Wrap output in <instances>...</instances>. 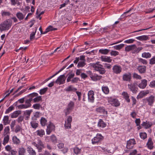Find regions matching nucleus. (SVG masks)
I'll use <instances>...</instances> for the list:
<instances>
[{
    "mask_svg": "<svg viewBox=\"0 0 155 155\" xmlns=\"http://www.w3.org/2000/svg\"><path fill=\"white\" fill-rule=\"evenodd\" d=\"M36 133L38 136L42 137L45 135V133L44 130L42 129L38 130H37Z\"/></svg>",
    "mask_w": 155,
    "mask_h": 155,
    "instance_id": "72a5a7b5",
    "label": "nucleus"
},
{
    "mask_svg": "<svg viewBox=\"0 0 155 155\" xmlns=\"http://www.w3.org/2000/svg\"><path fill=\"white\" fill-rule=\"evenodd\" d=\"M73 150L74 153L78 155L81 153V148H79L78 147H76L73 148Z\"/></svg>",
    "mask_w": 155,
    "mask_h": 155,
    "instance_id": "2f4dec72",
    "label": "nucleus"
},
{
    "mask_svg": "<svg viewBox=\"0 0 155 155\" xmlns=\"http://www.w3.org/2000/svg\"><path fill=\"white\" fill-rule=\"evenodd\" d=\"M110 51V50L107 49H101L99 50V52L100 53L103 54H107Z\"/></svg>",
    "mask_w": 155,
    "mask_h": 155,
    "instance_id": "a19ab883",
    "label": "nucleus"
},
{
    "mask_svg": "<svg viewBox=\"0 0 155 155\" xmlns=\"http://www.w3.org/2000/svg\"><path fill=\"white\" fill-rule=\"evenodd\" d=\"M26 152V149L23 147H20L18 149V155H24Z\"/></svg>",
    "mask_w": 155,
    "mask_h": 155,
    "instance_id": "473e14b6",
    "label": "nucleus"
},
{
    "mask_svg": "<svg viewBox=\"0 0 155 155\" xmlns=\"http://www.w3.org/2000/svg\"><path fill=\"white\" fill-rule=\"evenodd\" d=\"M135 41L134 39H130L124 41V43L127 44H131L133 43Z\"/></svg>",
    "mask_w": 155,
    "mask_h": 155,
    "instance_id": "e2e57ef3",
    "label": "nucleus"
},
{
    "mask_svg": "<svg viewBox=\"0 0 155 155\" xmlns=\"http://www.w3.org/2000/svg\"><path fill=\"white\" fill-rule=\"evenodd\" d=\"M97 126L99 127L103 128L106 126V124L102 119H100L98 122Z\"/></svg>",
    "mask_w": 155,
    "mask_h": 155,
    "instance_id": "b1692460",
    "label": "nucleus"
},
{
    "mask_svg": "<svg viewBox=\"0 0 155 155\" xmlns=\"http://www.w3.org/2000/svg\"><path fill=\"white\" fill-rule=\"evenodd\" d=\"M87 74L90 77L91 79L94 81H96L100 80L102 78V76L93 73L91 71H89L87 72Z\"/></svg>",
    "mask_w": 155,
    "mask_h": 155,
    "instance_id": "7ed1b4c3",
    "label": "nucleus"
},
{
    "mask_svg": "<svg viewBox=\"0 0 155 155\" xmlns=\"http://www.w3.org/2000/svg\"><path fill=\"white\" fill-rule=\"evenodd\" d=\"M138 62L139 63L143 64H146L147 63V61L141 58H138Z\"/></svg>",
    "mask_w": 155,
    "mask_h": 155,
    "instance_id": "de8ad7c7",
    "label": "nucleus"
},
{
    "mask_svg": "<svg viewBox=\"0 0 155 155\" xmlns=\"http://www.w3.org/2000/svg\"><path fill=\"white\" fill-rule=\"evenodd\" d=\"M12 140L15 144H18L20 143V140L16 136H14L13 137Z\"/></svg>",
    "mask_w": 155,
    "mask_h": 155,
    "instance_id": "09e8293b",
    "label": "nucleus"
},
{
    "mask_svg": "<svg viewBox=\"0 0 155 155\" xmlns=\"http://www.w3.org/2000/svg\"><path fill=\"white\" fill-rule=\"evenodd\" d=\"M110 53L111 56H114L118 55L119 54V52L118 51L113 50H112Z\"/></svg>",
    "mask_w": 155,
    "mask_h": 155,
    "instance_id": "052dcab7",
    "label": "nucleus"
},
{
    "mask_svg": "<svg viewBox=\"0 0 155 155\" xmlns=\"http://www.w3.org/2000/svg\"><path fill=\"white\" fill-rule=\"evenodd\" d=\"M32 98H29L28 99L26 100L25 101V104L27 106L28 108L30 107L31 104V102L32 101Z\"/></svg>",
    "mask_w": 155,
    "mask_h": 155,
    "instance_id": "79ce46f5",
    "label": "nucleus"
},
{
    "mask_svg": "<svg viewBox=\"0 0 155 155\" xmlns=\"http://www.w3.org/2000/svg\"><path fill=\"white\" fill-rule=\"evenodd\" d=\"M74 75V73L70 72L68 73L67 74V76H68V77L67 79V82H68L71 81V79L73 78Z\"/></svg>",
    "mask_w": 155,
    "mask_h": 155,
    "instance_id": "f704fd0d",
    "label": "nucleus"
},
{
    "mask_svg": "<svg viewBox=\"0 0 155 155\" xmlns=\"http://www.w3.org/2000/svg\"><path fill=\"white\" fill-rule=\"evenodd\" d=\"M155 97L151 95L150 97L146 98L144 99L145 102L148 103L149 105L152 106L155 101Z\"/></svg>",
    "mask_w": 155,
    "mask_h": 155,
    "instance_id": "9d476101",
    "label": "nucleus"
},
{
    "mask_svg": "<svg viewBox=\"0 0 155 155\" xmlns=\"http://www.w3.org/2000/svg\"><path fill=\"white\" fill-rule=\"evenodd\" d=\"M74 105V102L71 101L68 104L67 108L64 111L66 116L70 114L73 109Z\"/></svg>",
    "mask_w": 155,
    "mask_h": 155,
    "instance_id": "20e7f679",
    "label": "nucleus"
},
{
    "mask_svg": "<svg viewBox=\"0 0 155 155\" xmlns=\"http://www.w3.org/2000/svg\"><path fill=\"white\" fill-rule=\"evenodd\" d=\"M66 78L64 74L60 75L56 80L55 83L59 85L63 84L65 83Z\"/></svg>",
    "mask_w": 155,
    "mask_h": 155,
    "instance_id": "6e6552de",
    "label": "nucleus"
},
{
    "mask_svg": "<svg viewBox=\"0 0 155 155\" xmlns=\"http://www.w3.org/2000/svg\"><path fill=\"white\" fill-rule=\"evenodd\" d=\"M136 38L140 41H145L148 39V37L147 35H143L136 37Z\"/></svg>",
    "mask_w": 155,
    "mask_h": 155,
    "instance_id": "bb28decb",
    "label": "nucleus"
},
{
    "mask_svg": "<svg viewBox=\"0 0 155 155\" xmlns=\"http://www.w3.org/2000/svg\"><path fill=\"white\" fill-rule=\"evenodd\" d=\"M127 86L130 91H131L132 93L136 94L137 92L138 88L136 87L135 83L128 84Z\"/></svg>",
    "mask_w": 155,
    "mask_h": 155,
    "instance_id": "f8f14e48",
    "label": "nucleus"
},
{
    "mask_svg": "<svg viewBox=\"0 0 155 155\" xmlns=\"http://www.w3.org/2000/svg\"><path fill=\"white\" fill-rule=\"evenodd\" d=\"M131 78V74L130 72L125 73L122 76V79L124 81L130 82Z\"/></svg>",
    "mask_w": 155,
    "mask_h": 155,
    "instance_id": "ddd939ff",
    "label": "nucleus"
},
{
    "mask_svg": "<svg viewBox=\"0 0 155 155\" xmlns=\"http://www.w3.org/2000/svg\"><path fill=\"white\" fill-rule=\"evenodd\" d=\"M122 95L127 102H130V100L129 99V96L127 92H123L122 93Z\"/></svg>",
    "mask_w": 155,
    "mask_h": 155,
    "instance_id": "4be33fe9",
    "label": "nucleus"
},
{
    "mask_svg": "<svg viewBox=\"0 0 155 155\" xmlns=\"http://www.w3.org/2000/svg\"><path fill=\"white\" fill-rule=\"evenodd\" d=\"M32 107L36 110H39L41 109V110H44V108L42 107L41 105L39 103H36L33 105Z\"/></svg>",
    "mask_w": 155,
    "mask_h": 155,
    "instance_id": "5701e85b",
    "label": "nucleus"
},
{
    "mask_svg": "<svg viewBox=\"0 0 155 155\" xmlns=\"http://www.w3.org/2000/svg\"><path fill=\"white\" fill-rule=\"evenodd\" d=\"M124 46V44H121L118 45H115L113 47L114 49L117 50H120Z\"/></svg>",
    "mask_w": 155,
    "mask_h": 155,
    "instance_id": "8fccbe9b",
    "label": "nucleus"
},
{
    "mask_svg": "<svg viewBox=\"0 0 155 155\" xmlns=\"http://www.w3.org/2000/svg\"><path fill=\"white\" fill-rule=\"evenodd\" d=\"M16 15L19 20H21L24 18L25 15L21 12H19L16 13Z\"/></svg>",
    "mask_w": 155,
    "mask_h": 155,
    "instance_id": "7c9ffc66",
    "label": "nucleus"
},
{
    "mask_svg": "<svg viewBox=\"0 0 155 155\" xmlns=\"http://www.w3.org/2000/svg\"><path fill=\"white\" fill-rule=\"evenodd\" d=\"M51 140L54 143L57 142V139L56 137L54 135H52L50 137Z\"/></svg>",
    "mask_w": 155,
    "mask_h": 155,
    "instance_id": "864d4df0",
    "label": "nucleus"
},
{
    "mask_svg": "<svg viewBox=\"0 0 155 155\" xmlns=\"http://www.w3.org/2000/svg\"><path fill=\"white\" fill-rule=\"evenodd\" d=\"M147 145L148 148L150 149H152L153 148V143L152 141V139L151 138H149L148 139V142L147 143Z\"/></svg>",
    "mask_w": 155,
    "mask_h": 155,
    "instance_id": "412c9836",
    "label": "nucleus"
},
{
    "mask_svg": "<svg viewBox=\"0 0 155 155\" xmlns=\"http://www.w3.org/2000/svg\"><path fill=\"white\" fill-rule=\"evenodd\" d=\"M86 64L85 61H80L78 62L77 66L79 68H82L84 67Z\"/></svg>",
    "mask_w": 155,
    "mask_h": 155,
    "instance_id": "49530a36",
    "label": "nucleus"
},
{
    "mask_svg": "<svg viewBox=\"0 0 155 155\" xmlns=\"http://www.w3.org/2000/svg\"><path fill=\"white\" fill-rule=\"evenodd\" d=\"M10 128L9 126H7L5 128L4 130V135H8V134L9 133Z\"/></svg>",
    "mask_w": 155,
    "mask_h": 155,
    "instance_id": "680f3d73",
    "label": "nucleus"
},
{
    "mask_svg": "<svg viewBox=\"0 0 155 155\" xmlns=\"http://www.w3.org/2000/svg\"><path fill=\"white\" fill-rule=\"evenodd\" d=\"M48 90L47 87H45L41 89L39 93L40 94L42 95L44 94Z\"/></svg>",
    "mask_w": 155,
    "mask_h": 155,
    "instance_id": "69168bd1",
    "label": "nucleus"
},
{
    "mask_svg": "<svg viewBox=\"0 0 155 155\" xmlns=\"http://www.w3.org/2000/svg\"><path fill=\"white\" fill-rule=\"evenodd\" d=\"M14 109V107L12 105L10 106L5 111V114H8L9 112H11L12 110H13Z\"/></svg>",
    "mask_w": 155,
    "mask_h": 155,
    "instance_id": "5fc2aeb1",
    "label": "nucleus"
},
{
    "mask_svg": "<svg viewBox=\"0 0 155 155\" xmlns=\"http://www.w3.org/2000/svg\"><path fill=\"white\" fill-rule=\"evenodd\" d=\"M9 135H4V137L3 139L2 144L5 145L9 141Z\"/></svg>",
    "mask_w": 155,
    "mask_h": 155,
    "instance_id": "a878e982",
    "label": "nucleus"
},
{
    "mask_svg": "<svg viewBox=\"0 0 155 155\" xmlns=\"http://www.w3.org/2000/svg\"><path fill=\"white\" fill-rule=\"evenodd\" d=\"M31 127L34 129H36L38 126V124L34 121H31L30 123Z\"/></svg>",
    "mask_w": 155,
    "mask_h": 155,
    "instance_id": "3c124183",
    "label": "nucleus"
},
{
    "mask_svg": "<svg viewBox=\"0 0 155 155\" xmlns=\"http://www.w3.org/2000/svg\"><path fill=\"white\" fill-rule=\"evenodd\" d=\"M151 56V54L149 52H144L142 54V57L146 58H150Z\"/></svg>",
    "mask_w": 155,
    "mask_h": 155,
    "instance_id": "c03bdc74",
    "label": "nucleus"
},
{
    "mask_svg": "<svg viewBox=\"0 0 155 155\" xmlns=\"http://www.w3.org/2000/svg\"><path fill=\"white\" fill-rule=\"evenodd\" d=\"M37 30V28H36L35 30V32H32L30 35V39L31 41H32L35 38V35L36 31Z\"/></svg>",
    "mask_w": 155,
    "mask_h": 155,
    "instance_id": "6e6d98bb",
    "label": "nucleus"
},
{
    "mask_svg": "<svg viewBox=\"0 0 155 155\" xmlns=\"http://www.w3.org/2000/svg\"><path fill=\"white\" fill-rule=\"evenodd\" d=\"M65 90L67 91H74L77 90V89L71 85L66 88Z\"/></svg>",
    "mask_w": 155,
    "mask_h": 155,
    "instance_id": "37998d69",
    "label": "nucleus"
},
{
    "mask_svg": "<svg viewBox=\"0 0 155 155\" xmlns=\"http://www.w3.org/2000/svg\"><path fill=\"white\" fill-rule=\"evenodd\" d=\"M136 48V45L135 44L128 45L125 47V51L128 52L131 51H134V53H135V50Z\"/></svg>",
    "mask_w": 155,
    "mask_h": 155,
    "instance_id": "f3484780",
    "label": "nucleus"
},
{
    "mask_svg": "<svg viewBox=\"0 0 155 155\" xmlns=\"http://www.w3.org/2000/svg\"><path fill=\"white\" fill-rule=\"evenodd\" d=\"M1 15L2 17L9 16L11 15V13L9 12L5 11H2L1 12Z\"/></svg>",
    "mask_w": 155,
    "mask_h": 155,
    "instance_id": "e433bc0d",
    "label": "nucleus"
},
{
    "mask_svg": "<svg viewBox=\"0 0 155 155\" xmlns=\"http://www.w3.org/2000/svg\"><path fill=\"white\" fill-rule=\"evenodd\" d=\"M137 69L140 73L143 74L146 72V67L145 66L140 65L138 66Z\"/></svg>",
    "mask_w": 155,
    "mask_h": 155,
    "instance_id": "a211bd4d",
    "label": "nucleus"
},
{
    "mask_svg": "<svg viewBox=\"0 0 155 155\" xmlns=\"http://www.w3.org/2000/svg\"><path fill=\"white\" fill-rule=\"evenodd\" d=\"M18 109H22L28 108L26 105L25 104H21L18 105L17 106Z\"/></svg>",
    "mask_w": 155,
    "mask_h": 155,
    "instance_id": "13d9d810",
    "label": "nucleus"
},
{
    "mask_svg": "<svg viewBox=\"0 0 155 155\" xmlns=\"http://www.w3.org/2000/svg\"><path fill=\"white\" fill-rule=\"evenodd\" d=\"M3 124L4 125L9 124L10 121L9 120V117L8 116H5L3 119Z\"/></svg>",
    "mask_w": 155,
    "mask_h": 155,
    "instance_id": "4c0bfd02",
    "label": "nucleus"
},
{
    "mask_svg": "<svg viewBox=\"0 0 155 155\" xmlns=\"http://www.w3.org/2000/svg\"><path fill=\"white\" fill-rule=\"evenodd\" d=\"M140 136L141 138L143 139H145L147 137V134L145 133H140Z\"/></svg>",
    "mask_w": 155,
    "mask_h": 155,
    "instance_id": "774afa93",
    "label": "nucleus"
},
{
    "mask_svg": "<svg viewBox=\"0 0 155 155\" xmlns=\"http://www.w3.org/2000/svg\"><path fill=\"white\" fill-rule=\"evenodd\" d=\"M32 112V110H26L24 112V116L26 120H28L30 118V114Z\"/></svg>",
    "mask_w": 155,
    "mask_h": 155,
    "instance_id": "aec40b11",
    "label": "nucleus"
},
{
    "mask_svg": "<svg viewBox=\"0 0 155 155\" xmlns=\"http://www.w3.org/2000/svg\"><path fill=\"white\" fill-rule=\"evenodd\" d=\"M149 63L150 65H153L155 64V55L149 60Z\"/></svg>",
    "mask_w": 155,
    "mask_h": 155,
    "instance_id": "4d7b16f0",
    "label": "nucleus"
},
{
    "mask_svg": "<svg viewBox=\"0 0 155 155\" xmlns=\"http://www.w3.org/2000/svg\"><path fill=\"white\" fill-rule=\"evenodd\" d=\"M72 121V117L71 116H68L65 120L64 127L66 129H70L71 127V123Z\"/></svg>",
    "mask_w": 155,
    "mask_h": 155,
    "instance_id": "1a4fd4ad",
    "label": "nucleus"
},
{
    "mask_svg": "<svg viewBox=\"0 0 155 155\" xmlns=\"http://www.w3.org/2000/svg\"><path fill=\"white\" fill-rule=\"evenodd\" d=\"M152 125V123L149 121H147L146 122H143V126L146 129L150 127Z\"/></svg>",
    "mask_w": 155,
    "mask_h": 155,
    "instance_id": "c85d7f7f",
    "label": "nucleus"
},
{
    "mask_svg": "<svg viewBox=\"0 0 155 155\" xmlns=\"http://www.w3.org/2000/svg\"><path fill=\"white\" fill-rule=\"evenodd\" d=\"M27 151L30 155H36L35 151L30 147H28Z\"/></svg>",
    "mask_w": 155,
    "mask_h": 155,
    "instance_id": "c756f323",
    "label": "nucleus"
},
{
    "mask_svg": "<svg viewBox=\"0 0 155 155\" xmlns=\"http://www.w3.org/2000/svg\"><path fill=\"white\" fill-rule=\"evenodd\" d=\"M149 93V91L147 90L146 91H141L139 94V96L140 97L142 98L144 96H145Z\"/></svg>",
    "mask_w": 155,
    "mask_h": 155,
    "instance_id": "58836bf2",
    "label": "nucleus"
},
{
    "mask_svg": "<svg viewBox=\"0 0 155 155\" xmlns=\"http://www.w3.org/2000/svg\"><path fill=\"white\" fill-rule=\"evenodd\" d=\"M108 102L113 106L117 107L120 105L119 101L116 99L109 97L108 98Z\"/></svg>",
    "mask_w": 155,
    "mask_h": 155,
    "instance_id": "9b49d317",
    "label": "nucleus"
},
{
    "mask_svg": "<svg viewBox=\"0 0 155 155\" xmlns=\"http://www.w3.org/2000/svg\"><path fill=\"white\" fill-rule=\"evenodd\" d=\"M12 21L10 19H7L0 24V31L8 30L11 27Z\"/></svg>",
    "mask_w": 155,
    "mask_h": 155,
    "instance_id": "f257e3e1",
    "label": "nucleus"
},
{
    "mask_svg": "<svg viewBox=\"0 0 155 155\" xmlns=\"http://www.w3.org/2000/svg\"><path fill=\"white\" fill-rule=\"evenodd\" d=\"M91 66L94 69L98 71L99 73L101 74H103L106 72V70L103 67V65L101 64H91Z\"/></svg>",
    "mask_w": 155,
    "mask_h": 155,
    "instance_id": "f03ea898",
    "label": "nucleus"
},
{
    "mask_svg": "<svg viewBox=\"0 0 155 155\" xmlns=\"http://www.w3.org/2000/svg\"><path fill=\"white\" fill-rule=\"evenodd\" d=\"M135 144V141L134 139H132L129 140L127 141V147L128 149L132 148L134 144Z\"/></svg>",
    "mask_w": 155,
    "mask_h": 155,
    "instance_id": "4468645a",
    "label": "nucleus"
},
{
    "mask_svg": "<svg viewBox=\"0 0 155 155\" xmlns=\"http://www.w3.org/2000/svg\"><path fill=\"white\" fill-rule=\"evenodd\" d=\"M94 93L93 91H90L88 93V100L89 101L93 102L94 99Z\"/></svg>",
    "mask_w": 155,
    "mask_h": 155,
    "instance_id": "dca6fc26",
    "label": "nucleus"
},
{
    "mask_svg": "<svg viewBox=\"0 0 155 155\" xmlns=\"http://www.w3.org/2000/svg\"><path fill=\"white\" fill-rule=\"evenodd\" d=\"M149 86L151 88L155 89V80H153L150 82Z\"/></svg>",
    "mask_w": 155,
    "mask_h": 155,
    "instance_id": "338daca9",
    "label": "nucleus"
},
{
    "mask_svg": "<svg viewBox=\"0 0 155 155\" xmlns=\"http://www.w3.org/2000/svg\"><path fill=\"white\" fill-rule=\"evenodd\" d=\"M122 71L121 66L117 64L114 65L112 68V72L116 74H119Z\"/></svg>",
    "mask_w": 155,
    "mask_h": 155,
    "instance_id": "0eeeda50",
    "label": "nucleus"
},
{
    "mask_svg": "<svg viewBox=\"0 0 155 155\" xmlns=\"http://www.w3.org/2000/svg\"><path fill=\"white\" fill-rule=\"evenodd\" d=\"M103 139V137L101 134H97L96 136L91 140L92 143L95 144L100 142Z\"/></svg>",
    "mask_w": 155,
    "mask_h": 155,
    "instance_id": "423d86ee",
    "label": "nucleus"
},
{
    "mask_svg": "<svg viewBox=\"0 0 155 155\" xmlns=\"http://www.w3.org/2000/svg\"><path fill=\"white\" fill-rule=\"evenodd\" d=\"M22 130V128L19 125H17L15 127V129L14 131L16 133H18V132Z\"/></svg>",
    "mask_w": 155,
    "mask_h": 155,
    "instance_id": "bf43d9fd",
    "label": "nucleus"
},
{
    "mask_svg": "<svg viewBox=\"0 0 155 155\" xmlns=\"http://www.w3.org/2000/svg\"><path fill=\"white\" fill-rule=\"evenodd\" d=\"M38 95V94L37 93H33L28 95L27 97L29 98H32L34 97L37 96Z\"/></svg>",
    "mask_w": 155,
    "mask_h": 155,
    "instance_id": "0e129e2a",
    "label": "nucleus"
},
{
    "mask_svg": "<svg viewBox=\"0 0 155 155\" xmlns=\"http://www.w3.org/2000/svg\"><path fill=\"white\" fill-rule=\"evenodd\" d=\"M56 30H57V28H54L51 26H49L46 29L45 31L44 32V33L46 34L50 31H52Z\"/></svg>",
    "mask_w": 155,
    "mask_h": 155,
    "instance_id": "ea45409f",
    "label": "nucleus"
},
{
    "mask_svg": "<svg viewBox=\"0 0 155 155\" xmlns=\"http://www.w3.org/2000/svg\"><path fill=\"white\" fill-rule=\"evenodd\" d=\"M32 144L37 147L39 152L42 151V148L44 147V145L40 140H38L37 143L35 142H33L32 143Z\"/></svg>",
    "mask_w": 155,
    "mask_h": 155,
    "instance_id": "39448f33",
    "label": "nucleus"
},
{
    "mask_svg": "<svg viewBox=\"0 0 155 155\" xmlns=\"http://www.w3.org/2000/svg\"><path fill=\"white\" fill-rule=\"evenodd\" d=\"M102 90L103 93L106 94H108L109 92V90L107 86H103L102 87Z\"/></svg>",
    "mask_w": 155,
    "mask_h": 155,
    "instance_id": "c9c22d12",
    "label": "nucleus"
},
{
    "mask_svg": "<svg viewBox=\"0 0 155 155\" xmlns=\"http://www.w3.org/2000/svg\"><path fill=\"white\" fill-rule=\"evenodd\" d=\"M47 122V120L44 117H41L40 120V123L41 126H45Z\"/></svg>",
    "mask_w": 155,
    "mask_h": 155,
    "instance_id": "a18cd8bd",
    "label": "nucleus"
},
{
    "mask_svg": "<svg viewBox=\"0 0 155 155\" xmlns=\"http://www.w3.org/2000/svg\"><path fill=\"white\" fill-rule=\"evenodd\" d=\"M41 100L42 98L41 96H37L33 99V101L35 103L38 102Z\"/></svg>",
    "mask_w": 155,
    "mask_h": 155,
    "instance_id": "603ef678",
    "label": "nucleus"
},
{
    "mask_svg": "<svg viewBox=\"0 0 155 155\" xmlns=\"http://www.w3.org/2000/svg\"><path fill=\"white\" fill-rule=\"evenodd\" d=\"M21 111L19 110H17L11 114V117L12 118H14L17 117L20 114Z\"/></svg>",
    "mask_w": 155,
    "mask_h": 155,
    "instance_id": "cd10ccee",
    "label": "nucleus"
},
{
    "mask_svg": "<svg viewBox=\"0 0 155 155\" xmlns=\"http://www.w3.org/2000/svg\"><path fill=\"white\" fill-rule=\"evenodd\" d=\"M147 81L145 79L141 80V82L138 85V87L141 89H144L147 85Z\"/></svg>",
    "mask_w": 155,
    "mask_h": 155,
    "instance_id": "2eb2a0df",
    "label": "nucleus"
},
{
    "mask_svg": "<svg viewBox=\"0 0 155 155\" xmlns=\"http://www.w3.org/2000/svg\"><path fill=\"white\" fill-rule=\"evenodd\" d=\"M96 111L98 113L103 114H107V111H105L104 108L103 107H100L96 109Z\"/></svg>",
    "mask_w": 155,
    "mask_h": 155,
    "instance_id": "393cba45",
    "label": "nucleus"
},
{
    "mask_svg": "<svg viewBox=\"0 0 155 155\" xmlns=\"http://www.w3.org/2000/svg\"><path fill=\"white\" fill-rule=\"evenodd\" d=\"M101 60L102 61L107 62L108 63L111 62L112 61L110 57H107L104 56H102L101 57Z\"/></svg>",
    "mask_w": 155,
    "mask_h": 155,
    "instance_id": "6ab92c4d",
    "label": "nucleus"
}]
</instances>
